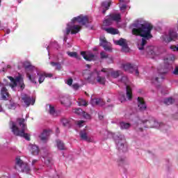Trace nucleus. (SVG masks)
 I'll return each mask as SVG.
<instances>
[{
  "label": "nucleus",
  "instance_id": "obj_1",
  "mask_svg": "<svg viewBox=\"0 0 178 178\" xmlns=\"http://www.w3.org/2000/svg\"><path fill=\"white\" fill-rule=\"evenodd\" d=\"M132 29V34L134 35H140L142 38L140 42L138 43V48L140 51L144 49V47L147 44L148 40H151L152 35L151 34V30H152V26L147 23H142L139 21L134 23L131 26Z\"/></svg>",
  "mask_w": 178,
  "mask_h": 178
},
{
  "label": "nucleus",
  "instance_id": "obj_2",
  "mask_svg": "<svg viewBox=\"0 0 178 178\" xmlns=\"http://www.w3.org/2000/svg\"><path fill=\"white\" fill-rule=\"evenodd\" d=\"M10 83L8 82V80L3 79V82H0L1 87V95L2 99H8L9 97V92L6 87H11L12 90H15L16 87H19V90L23 91L25 88L26 85H24V80L23 79V76L19 74L18 76H8Z\"/></svg>",
  "mask_w": 178,
  "mask_h": 178
},
{
  "label": "nucleus",
  "instance_id": "obj_3",
  "mask_svg": "<svg viewBox=\"0 0 178 178\" xmlns=\"http://www.w3.org/2000/svg\"><path fill=\"white\" fill-rule=\"evenodd\" d=\"M88 23V17L78 16L74 17L72 22L67 24L66 29L63 31L64 40L63 41L66 42L67 41V35L69 34H77L80 30H81V26L79 24H82V26H86Z\"/></svg>",
  "mask_w": 178,
  "mask_h": 178
},
{
  "label": "nucleus",
  "instance_id": "obj_4",
  "mask_svg": "<svg viewBox=\"0 0 178 178\" xmlns=\"http://www.w3.org/2000/svg\"><path fill=\"white\" fill-rule=\"evenodd\" d=\"M24 66L26 70H32L33 73H35L32 74H30L29 73L26 74V76L28 77L29 80H30V81L34 84H37V79H38V83L41 84L42 83H44L45 77H52V74L41 72L38 71V69L31 65V64L29 62L24 63Z\"/></svg>",
  "mask_w": 178,
  "mask_h": 178
},
{
  "label": "nucleus",
  "instance_id": "obj_5",
  "mask_svg": "<svg viewBox=\"0 0 178 178\" xmlns=\"http://www.w3.org/2000/svg\"><path fill=\"white\" fill-rule=\"evenodd\" d=\"M26 120L24 118H18L16 122H10V127L12 132L15 136H19V137H23L25 140L29 141L30 135L26 133L27 131V125L24 123Z\"/></svg>",
  "mask_w": 178,
  "mask_h": 178
},
{
  "label": "nucleus",
  "instance_id": "obj_6",
  "mask_svg": "<svg viewBox=\"0 0 178 178\" xmlns=\"http://www.w3.org/2000/svg\"><path fill=\"white\" fill-rule=\"evenodd\" d=\"M143 127H146L147 129H163V127H166V125L163 123H159L154 118H150L148 120H138L135 127V130L138 131V133L143 131Z\"/></svg>",
  "mask_w": 178,
  "mask_h": 178
},
{
  "label": "nucleus",
  "instance_id": "obj_7",
  "mask_svg": "<svg viewBox=\"0 0 178 178\" xmlns=\"http://www.w3.org/2000/svg\"><path fill=\"white\" fill-rule=\"evenodd\" d=\"M165 62V67L161 68L158 67V73H159V77H154L152 79V83H159V79H161V80H163L165 79L164 74H166L169 70H172V65L170 63H172V62L175 61V55L173 54H168L166 58L164 59Z\"/></svg>",
  "mask_w": 178,
  "mask_h": 178
},
{
  "label": "nucleus",
  "instance_id": "obj_8",
  "mask_svg": "<svg viewBox=\"0 0 178 178\" xmlns=\"http://www.w3.org/2000/svg\"><path fill=\"white\" fill-rule=\"evenodd\" d=\"M113 137L115 141L118 149L119 151H122V152H126V151H127V143H126V139H124V136L118 134H114Z\"/></svg>",
  "mask_w": 178,
  "mask_h": 178
},
{
  "label": "nucleus",
  "instance_id": "obj_9",
  "mask_svg": "<svg viewBox=\"0 0 178 178\" xmlns=\"http://www.w3.org/2000/svg\"><path fill=\"white\" fill-rule=\"evenodd\" d=\"M15 169L18 172H22V173H30V167L27 163H24L20 159V157H17L15 159Z\"/></svg>",
  "mask_w": 178,
  "mask_h": 178
},
{
  "label": "nucleus",
  "instance_id": "obj_10",
  "mask_svg": "<svg viewBox=\"0 0 178 178\" xmlns=\"http://www.w3.org/2000/svg\"><path fill=\"white\" fill-rule=\"evenodd\" d=\"M176 38H177V32L175 28L170 29L168 32H165L161 36V40L165 42H170V41H174Z\"/></svg>",
  "mask_w": 178,
  "mask_h": 178
},
{
  "label": "nucleus",
  "instance_id": "obj_11",
  "mask_svg": "<svg viewBox=\"0 0 178 178\" xmlns=\"http://www.w3.org/2000/svg\"><path fill=\"white\" fill-rule=\"evenodd\" d=\"M105 76L109 77V70L103 68L101 71H99V74H97V81L99 84H102V86L105 85V83H106Z\"/></svg>",
  "mask_w": 178,
  "mask_h": 178
},
{
  "label": "nucleus",
  "instance_id": "obj_12",
  "mask_svg": "<svg viewBox=\"0 0 178 178\" xmlns=\"http://www.w3.org/2000/svg\"><path fill=\"white\" fill-rule=\"evenodd\" d=\"M120 82L125 86L127 99L129 101L131 100V98H133V93L131 92V86H130L129 82V78H127L126 76H124L121 78Z\"/></svg>",
  "mask_w": 178,
  "mask_h": 178
},
{
  "label": "nucleus",
  "instance_id": "obj_13",
  "mask_svg": "<svg viewBox=\"0 0 178 178\" xmlns=\"http://www.w3.org/2000/svg\"><path fill=\"white\" fill-rule=\"evenodd\" d=\"M21 102L24 104L26 108H29V106H30L31 105H34V104L35 103V99L31 98L30 95L26 93H22L21 95Z\"/></svg>",
  "mask_w": 178,
  "mask_h": 178
},
{
  "label": "nucleus",
  "instance_id": "obj_14",
  "mask_svg": "<svg viewBox=\"0 0 178 178\" xmlns=\"http://www.w3.org/2000/svg\"><path fill=\"white\" fill-rule=\"evenodd\" d=\"M123 69L128 73H135L136 76H138L140 72H138V67L134 64L126 63L122 65Z\"/></svg>",
  "mask_w": 178,
  "mask_h": 178
},
{
  "label": "nucleus",
  "instance_id": "obj_15",
  "mask_svg": "<svg viewBox=\"0 0 178 178\" xmlns=\"http://www.w3.org/2000/svg\"><path fill=\"white\" fill-rule=\"evenodd\" d=\"M145 55H147L149 58H154L156 55H159V52L158 51V47L154 46H148L146 47L145 52L143 53Z\"/></svg>",
  "mask_w": 178,
  "mask_h": 178
},
{
  "label": "nucleus",
  "instance_id": "obj_16",
  "mask_svg": "<svg viewBox=\"0 0 178 178\" xmlns=\"http://www.w3.org/2000/svg\"><path fill=\"white\" fill-rule=\"evenodd\" d=\"M99 73V71L95 70L93 72H92L87 78H85L86 81H88L90 84H95V80L97 81V79L98 78V75Z\"/></svg>",
  "mask_w": 178,
  "mask_h": 178
},
{
  "label": "nucleus",
  "instance_id": "obj_17",
  "mask_svg": "<svg viewBox=\"0 0 178 178\" xmlns=\"http://www.w3.org/2000/svg\"><path fill=\"white\" fill-rule=\"evenodd\" d=\"M115 44L122 47L123 52H127L129 51V47L127 46V43H126V40L121 38L119 40H115Z\"/></svg>",
  "mask_w": 178,
  "mask_h": 178
},
{
  "label": "nucleus",
  "instance_id": "obj_18",
  "mask_svg": "<svg viewBox=\"0 0 178 178\" xmlns=\"http://www.w3.org/2000/svg\"><path fill=\"white\" fill-rule=\"evenodd\" d=\"M81 56H83L85 60L91 61L95 59V55H94V54L90 52L81 51Z\"/></svg>",
  "mask_w": 178,
  "mask_h": 178
},
{
  "label": "nucleus",
  "instance_id": "obj_19",
  "mask_svg": "<svg viewBox=\"0 0 178 178\" xmlns=\"http://www.w3.org/2000/svg\"><path fill=\"white\" fill-rule=\"evenodd\" d=\"M138 107L139 111L141 112H144V111H147V104L144 101V99L142 97H138Z\"/></svg>",
  "mask_w": 178,
  "mask_h": 178
},
{
  "label": "nucleus",
  "instance_id": "obj_20",
  "mask_svg": "<svg viewBox=\"0 0 178 178\" xmlns=\"http://www.w3.org/2000/svg\"><path fill=\"white\" fill-rule=\"evenodd\" d=\"M74 113H76V115H79L80 116H83L85 119H91V115L83 111V109H81V108H75L74 110Z\"/></svg>",
  "mask_w": 178,
  "mask_h": 178
},
{
  "label": "nucleus",
  "instance_id": "obj_21",
  "mask_svg": "<svg viewBox=\"0 0 178 178\" xmlns=\"http://www.w3.org/2000/svg\"><path fill=\"white\" fill-rule=\"evenodd\" d=\"M99 45L101 47H103V48L105 51H111V46H109V43L106 41V39H105V38H100Z\"/></svg>",
  "mask_w": 178,
  "mask_h": 178
},
{
  "label": "nucleus",
  "instance_id": "obj_22",
  "mask_svg": "<svg viewBox=\"0 0 178 178\" xmlns=\"http://www.w3.org/2000/svg\"><path fill=\"white\" fill-rule=\"evenodd\" d=\"M60 101L61 104L65 106H70L72 105V102H70V97H69V96H63L60 97Z\"/></svg>",
  "mask_w": 178,
  "mask_h": 178
},
{
  "label": "nucleus",
  "instance_id": "obj_23",
  "mask_svg": "<svg viewBox=\"0 0 178 178\" xmlns=\"http://www.w3.org/2000/svg\"><path fill=\"white\" fill-rule=\"evenodd\" d=\"M91 104L94 106L95 105H98L99 106H104L105 105V102H104V99L96 98V99H92Z\"/></svg>",
  "mask_w": 178,
  "mask_h": 178
},
{
  "label": "nucleus",
  "instance_id": "obj_24",
  "mask_svg": "<svg viewBox=\"0 0 178 178\" xmlns=\"http://www.w3.org/2000/svg\"><path fill=\"white\" fill-rule=\"evenodd\" d=\"M81 140L84 141H90V138L88 137V131L86 129L81 130L79 133Z\"/></svg>",
  "mask_w": 178,
  "mask_h": 178
},
{
  "label": "nucleus",
  "instance_id": "obj_25",
  "mask_svg": "<svg viewBox=\"0 0 178 178\" xmlns=\"http://www.w3.org/2000/svg\"><path fill=\"white\" fill-rule=\"evenodd\" d=\"M49 108V113L51 115V116H54V118H56L58 116V112L55 111V107L52 106L50 104L47 105V109Z\"/></svg>",
  "mask_w": 178,
  "mask_h": 178
},
{
  "label": "nucleus",
  "instance_id": "obj_26",
  "mask_svg": "<svg viewBox=\"0 0 178 178\" xmlns=\"http://www.w3.org/2000/svg\"><path fill=\"white\" fill-rule=\"evenodd\" d=\"M30 151L32 155H38L40 152V149H38V146L35 145H30Z\"/></svg>",
  "mask_w": 178,
  "mask_h": 178
},
{
  "label": "nucleus",
  "instance_id": "obj_27",
  "mask_svg": "<svg viewBox=\"0 0 178 178\" xmlns=\"http://www.w3.org/2000/svg\"><path fill=\"white\" fill-rule=\"evenodd\" d=\"M42 141H47L48 137H49V131L44 130L39 136Z\"/></svg>",
  "mask_w": 178,
  "mask_h": 178
},
{
  "label": "nucleus",
  "instance_id": "obj_28",
  "mask_svg": "<svg viewBox=\"0 0 178 178\" xmlns=\"http://www.w3.org/2000/svg\"><path fill=\"white\" fill-rule=\"evenodd\" d=\"M110 17H111V19L113 20V22H119L122 19V15H120V13L111 14V15H110Z\"/></svg>",
  "mask_w": 178,
  "mask_h": 178
},
{
  "label": "nucleus",
  "instance_id": "obj_29",
  "mask_svg": "<svg viewBox=\"0 0 178 178\" xmlns=\"http://www.w3.org/2000/svg\"><path fill=\"white\" fill-rule=\"evenodd\" d=\"M51 48H54L55 49H59V44H58V42H51L49 46L47 47V49L49 52V49H51Z\"/></svg>",
  "mask_w": 178,
  "mask_h": 178
},
{
  "label": "nucleus",
  "instance_id": "obj_30",
  "mask_svg": "<svg viewBox=\"0 0 178 178\" xmlns=\"http://www.w3.org/2000/svg\"><path fill=\"white\" fill-rule=\"evenodd\" d=\"M38 165H40V161L37 159H34L32 161L31 166H33L34 170H38L41 169V168L37 166Z\"/></svg>",
  "mask_w": 178,
  "mask_h": 178
},
{
  "label": "nucleus",
  "instance_id": "obj_31",
  "mask_svg": "<svg viewBox=\"0 0 178 178\" xmlns=\"http://www.w3.org/2000/svg\"><path fill=\"white\" fill-rule=\"evenodd\" d=\"M120 129L122 130L130 129L131 124L128 122H122L120 123Z\"/></svg>",
  "mask_w": 178,
  "mask_h": 178
},
{
  "label": "nucleus",
  "instance_id": "obj_32",
  "mask_svg": "<svg viewBox=\"0 0 178 178\" xmlns=\"http://www.w3.org/2000/svg\"><path fill=\"white\" fill-rule=\"evenodd\" d=\"M105 31L108 33L109 34H118L119 33V31L116 29H113V28H106L105 29Z\"/></svg>",
  "mask_w": 178,
  "mask_h": 178
},
{
  "label": "nucleus",
  "instance_id": "obj_33",
  "mask_svg": "<svg viewBox=\"0 0 178 178\" xmlns=\"http://www.w3.org/2000/svg\"><path fill=\"white\" fill-rule=\"evenodd\" d=\"M50 65L53 66V67H56V70H62V65L60 63H55V62H51Z\"/></svg>",
  "mask_w": 178,
  "mask_h": 178
},
{
  "label": "nucleus",
  "instance_id": "obj_34",
  "mask_svg": "<svg viewBox=\"0 0 178 178\" xmlns=\"http://www.w3.org/2000/svg\"><path fill=\"white\" fill-rule=\"evenodd\" d=\"M175 102V99H173L172 97H168L164 99L163 100V103L165 104V105H172V104H173Z\"/></svg>",
  "mask_w": 178,
  "mask_h": 178
},
{
  "label": "nucleus",
  "instance_id": "obj_35",
  "mask_svg": "<svg viewBox=\"0 0 178 178\" xmlns=\"http://www.w3.org/2000/svg\"><path fill=\"white\" fill-rule=\"evenodd\" d=\"M56 144L58 149H60V150L66 149V147H65V144L61 140H57Z\"/></svg>",
  "mask_w": 178,
  "mask_h": 178
},
{
  "label": "nucleus",
  "instance_id": "obj_36",
  "mask_svg": "<svg viewBox=\"0 0 178 178\" xmlns=\"http://www.w3.org/2000/svg\"><path fill=\"white\" fill-rule=\"evenodd\" d=\"M120 71H113V72H109V74H111V77H113V79H118V77H119V76H120Z\"/></svg>",
  "mask_w": 178,
  "mask_h": 178
},
{
  "label": "nucleus",
  "instance_id": "obj_37",
  "mask_svg": "<svg viewBox=\"0 0 178 178\" xmlns=\"http://www.w3.org/2000/svg\"><path fill=\"white\" fill-rule=\"evenodd\" d=\"M61 122L64 127H70V120L67 118H63Z\"/></svg>",
  "mask_w": 178,
  "mask_h": 178
},
{
  "label": "nucleus",
  "instance_id": "obj_38",
  "mask_svg": "<svg viewBox=\"0 0 178 178\" xmlns=\"http://www.w3.org/2000/svg\"><path fill=\"white\" fill-rule=\"evenodd\" d=\"M113 22V21L112 18L111 17V15H109L108 17V18L104 21L103 24H104V26H111V24H112Z\"/></svg>",
  "mask_w": 178,
  "mask_h": 178
},
{
  "label": "nucleus",
  "instance_id": "obj_39",
  "mask_svg": "<svg viewBox=\"0 0 178 178\" xmlns=\"http://www.w3.org/2000/svg\"><path fill=\"white\" fill-rule=\"evenodd\" d=\"M111 3H112L111 1H104L102 3V6L103 8H105V9H106V10H108V9H109V8L111 6Z\"/></svg>",
  "mask_w": 178,
  "mask_h": 178
},
{
  "label": "nucleus",
  "instance_id": "obj_40",
  "mask_svg": "<svg viewBox=\"0 0 178 178\" xmlns=\"http://www.w3.org/2000/svg\"><path fill=\"white\" fill-rule=\"evenodd\" d=\"M67 55L71 58H76V59H79V56H77V53L76 51H67Z\"/></svg>",
  "mask_w": 178,
  "mask_h": 178
},
{
  "label": "nucleus",
  "instance_id": "obj_41",
  "mask_svg": "<svg viewBox=\"0 0 178 178\" xmlns=\"http://www.w3.org/2000/svg\"><path fill=\"white\" fill-rule=\"evenodd\" d=\"M44 161L47 166H52V160L49 158H44Z\"/></svg>",
  "mask_w": 178,
  "mask_h": 178
},
{
  "label": "nucleus",
  "instance_id": "obj_42",
  "mask_svg": "<svg viewBox=\"0 0 178 178\" xmlns=\"http://www.w3.org/2000/svg\"><path fill=\"white\" fill-rule=\"evenodd\" d=\"M78 105H79V106H87V102L84 99H79L78 101Z\"/></svg>",
  "mask_w": 178,
  "mask_h": 178
},
{
  "label": "nucleus",
  "instance_id": "obj_43",
  "mask_svg": "<svg viewBox=\"0 0 178 178\" xmlns=\"http://www.w3.org/2000/svg\"><path fill=\"white\" fill-rule=\"evenodd\" d=\"M119 99L121 102H124L126 101V96L123 93H120L119 96Z\"/></svg>",
  "mask_w": 178,
  "mask_h": 178
},
{
  "label": "nucleus",
  "instance_id": "obj_44",
  "mask_svg": "<svg viewBox=\"0 0 178 178\" xmlns=\"http://www.w3.org/2000/svg\"><path fill=\"white\" fill-rule=\"evenodd\" d=\"M101 59H106L108 58V54L105 51H102L100 53Z\"/></svg>",
  "mask_w": 178,
  "mask_h": 178
},
{
  "label": "nucleus",
  "instance_id": "obj_45",
  "mask_svg": "<svg viewBox=\"0 0 178 178\" xmlns=\"http://www.w3.org/2000/svg\"><path fill=\"white\" fill-rule=\"evenodd\" d=\"M16 103L10 102V104L8 105L9 109H16Z\"/></svg>",
  "mask_w": 178,
  "mask_h": 178
},
{
  "label": "nucleus",
  "instance_id": "obj_46",
  "mask_svg": "<svg viewBox=\"0 0 178 178\" xmlns=\"http://www.w3.org/2000/svg\"><path fill=\"white\" fill-rule=\"evenodd\" d=\"M76 124L79 126V127H83V126H84V121L79 120L76 122Z\"/></svg>",
  "mask_w": 178,
  "mask_h": 178
},
{
  "label": "nucleus",
  "instance_id": "obj_47",
  "mask_svg": "<svg viewBox=\"0 0 178 178\" xmlns=\"http://www.w3.org/2000/svg\"><path fill=\"white\" fill-rule=\"evenodd\" d=\"M66 83L68 86H72V84H73V79L70 78L68 80H67Z\"/></svg>",
  "mask_w": 178,
  "mask_h": 178
},
{
  "label": "nucleus",
  "instance_id": "obj_48",
  "mask_svg": "<svg viewBox=\"0 0 178 178\" xmlns=\"http://www.w3.org/2000/svg\"><path fill=\"white\" fill-rule=\"evenodd\" d=\"M127 8V6L126 4H122V6H120V10H124Z\"/></svg>",
  "mask_w": 178,
  "mask_h": 178
},
{
  "label": "nucleus",
  "instance_id": "obj_49",
  "mask_svg": "<svg viewBox=\"0 0 178 178\" xmlns=\"http://www.w3.org/2000/svg\"><path fill=\"white\" fill-rule=\"evenodd\" d=\"M80 86L78 85V83H74L72 85V88H74V90H79V88Z\"/></svg>",
  "mask_w": 178,
  "mask_h": 178
},
{
  "label": "nucleus",
  "instance_id": "obj_50",
  "mask_svg": "<svg viewBox=\"0 0 178 178\" xmlns=\"http://www.w3.org/2000/svg\"><path fill=\"white\" fill-rule=\"evenodd\" d=\"M170 49H172V51H178V46H171Z\"/></svg>",
  "mask_w": 178,
  "mask_h": 178
},
{
  "label": "nucleus",
  "instance_id": "obj_51",
  "mask_svg": "<svg viewBox=\"0 0 178 178\" xmlns=\"http://www.w3.org/2000/svg\"><path fill=\"white\" fill-rule=\"evenodd\" d=\"M173 74H178V67H176L174 71L172 72Z\"/></svg>",
  "mask_w": 178,
  "mask_h": 178
},
{
  "label": "nucleus",
  "instance_id": "obj_52",
  "mask_svg": "<svg viewBox=\"0 0 178 178\" xmlns=\"http://www.w3.org/2000/svg\"><path fill=\"white\" fill-rule=\"evenodd\" d=\"M108 10H106V8H105L104 10H103V11H102V13L104 14V15H105V13H106V11H107Z\"/></svg>",
  "mask_w": 178,
  "mask_h": 178
},
{
  "label": "nucleus",
  "instance_id": "obj_53",
  "mask_svg": "<svg viewBox=\"0 0 178 178\" xmlns=\"http://www.w3.org/2000/svg\"><path fill=\"white\" fill-rule=\"evenodd\" d=\"M9 33H10V29H7V30H6V33H7V34H9Z\"/></svg>",
  "mask_w": 178,
  "mask_h": 178
},
{
  "label": "nucleus",
  "instance_id": "obj_54",
  "mask_svg": "<svg viewBox=\"0 0 178 178\" xmlns=\"http://www.w3.org/2000/svg\"><path fill=\"white\" fill-rule=\"evenodd\" d=\"M99 119H100V120L104 119V116H102V115H99Z\"/></svg>",
  "mask_w": 178,
  "mask_h": 178
},
{
  "label": "nucleus",
  "instance_id": "obj_55",
  "mask_svg": "<svg viewBox=\"0 0 178 178\" xmlns=\"http://www.w3.org/2000/svg\"><path fill=\"white\" fill-rule=\"evenodd\" d=\"M2 72H6V68L3 67Z\"/></svg>",
  "mask_w": 178,
  "mask_h": 178
},
{
  "label": "nucleus",
  "instance_id": "obj_56",
  "mask_svg": "<svg viewBox=\"0 0 178 178\" xmlns=\"http://www.w3.org/2000/svg\"><path fill=\"white\" fill-rule=\"evenodd\" d=\"M7 69H10V65H8Z\"/></svg>",
  "mask_w": 178,
  "mask_h": 178
},
{
  "label": "nucleus",
  "instance_id": "obj_57",
  "mask_svg": "<svg viewBox=\"0 0 178 178\" xmlns=\"http://www.w3.org/2000/svg\"><path fill=\"white\" fill-rule=\"evenodd\" d=\"M120 2H124V0H120Z\"/></svg>",
  "mask_w": 178,
  "mask_h": 178
},
{
  "label": "nucleus",
  "instance_id": "obj_58",
  "mask_svg": "<svg viewBox=\"0 0 178 178\" xmlns=\"http://www.w3.org/2000/svg\"><path fill=\"white\" fill-rule=\"evenodd\" d=\"M107 102H111V99H108V101H107Z\"/></svg>",
  "mask_w": 178,
  "mask_h": 178
},
{
  "label": "nucleus",
  "instance_id": "obj_59",
  "mask_svg": "<svg viewBox=\"0 0 178 178\" xmlns=\"http://www.w3.org/2000/svg\"><path fill=\"white\" fill-rule=\"evenodd\" d=\"M126 118H127V119H129V117H127V115H126Z\"/></svg>",
  "mask_w": 178,
  "mask_h": 178
},
{
  "label": "nucleus",
  "instance_id": "obj_60",
  "mask_svg": "<svg viewBox=\"0 0 178 178\" xmlns=\"http://www.w3.org/2000/svg\"><path fill=\"white\" fill-rule=\"evenodd\" d=\"M0 112H2V110H1V108H0Z\"/></svg>",
  "mask_w": 178,
  "mask_h": 178
},
{
  "label": "nucleus",
  "instance_id": "obj_61",
  "mask_svg": "<svg viewBox=\"0 0 178 178\" xmlns=\"http://www.w3.org/2000/svg\"><path fill=\"white\" fill-rule=\"evenodd\" d=\"M19 2V3H22V1H18Z\"/></svg>",
  "mask_w": 178,
  "mask_h": 178
},
{
  "label": "nucleus",
  "instance_id": "obj_62",
  "mask_svg": "<svg viewBox=\"0 0 178 178\" xmlns=\"http://www.w3.org/2000/svg\"><path fill=\"white\" fill-rule=\"evenodd\" d=\"M0 5H1V0H0Z\"/></svg>",
  "mask_w": 178,
  "mask_h": 178
}]
</instances>
